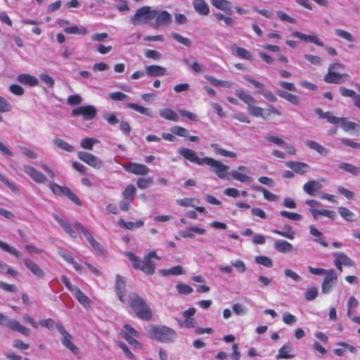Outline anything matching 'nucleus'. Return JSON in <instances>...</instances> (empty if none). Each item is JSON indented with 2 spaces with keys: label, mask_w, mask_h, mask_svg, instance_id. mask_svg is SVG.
I'll list each match as a JSON object with an SVG mask.
<instances>
[{
  "label": "nucleus",
  "mask_w": 360,
  "mask_h": 360,
  "mask_svg": "<svg viewBox=\"0 0 360 360\" xmlns=\"http://www.w3.org/2000/svg\"><path fill=\"white\" fill-rule=\"evenodd\" d=\"M235 94L239 99L247 104L248 112L250 115L260 117L263 119H266L271 115H281V111L274 105H269L266 110L261 107L257 106L256 99L243 89L236 90Z\"/></svg>",
  "instance_id": "nucleus-1"
},
{
  "label": "nucleus",
  "mask_w": 360,
  "mask_h": 360,
  "mask_svg": "<svg viewBox=\"0 0 360 360\" xmlns=\"http://www.w3.org/2000/svg\"><path fill=\"white\" fill-rule=\"evenodd\" d=\"M126 255L135 269L140 270L147 275H153L155 273V264L153 262V259H160L155 251H151L145 255L143 260L131 252H127Z\"/></svg>",
  "instance_id": "nucleus-2"
},
{
  "label": "nucleus",
  "mask_w": 360,
  "mask_h": 360,
  "mask_svg": "<svg viewBox=\"0 0 360 360\" xmlns=\"http://www.w3.org/2000/svg\"><path fill=\"white\" fill-rule=\"evenodd\" d=\"M39 325L49 330L56 328L62 335L61 342L63 345L73 354H77L79 352V348L72 342V335L66 330L61 322H56L52 319H47L39 321Z\"/></svg>",
  "instance_id": "nucleus-3"
},
{
  "label": "nucleus",
  "mask_w": 360,
  "mask_h": 360,
  "mask_svg": "<svg viewBox=\"0 0 360 360\" xmlns=\"http://www.w3.org/2000/svg\"><path fill=\"white\" fill-rule=\"evenodd\" d=\"M128 303L136 316L144 321H150L153 318V311L147 302L138 294L132 293L128 297Z\"/></svg>",
  "instance_id": "nucleus-4"
},
{
  "label": "nucleus",
  "mask_w": 360,
  "mask_h": 360,
  "mask_svg": "<svg viewBox=\"0 0 360 360\" xmlns=\"http://www.w3.org/2000/svg\"><path fill=\"white\" fill-rule=\"evenodd\" d=\"M148 335L150 339L164 343L172 342L176 338V333L174 329L160 325L150 326Z\"/></svg>",
  "instance_id": "nucleus-5"
},
{
  "label": "nucleus",
  "mask_w": 360,
  "mask_h": 360,
  "mask_svg": "<svg viewBox=\"0 0 360 360\" xmlns=\"http://www.w3.org/2000/svg\"><path fill=\"white\" fill-rule=\"evenodd\" d=\"M158 11L152 10L148 6H144L136 10L135 14L131 18V22L134 25L147 24L155 18Z\"/></svg>",
  "instance_id": "nucleus-6"
},
{
  "label": "nucleus",
  "mask_w": 360,
  "mask_h": 360,
  "mask_svg": "<svg viewBox=\"0 0 360 360\" xmlns=\"http://www.w3.org/2000/svg\"><path fill=\"white\" fill-rule=\"evenodd\" d=\"M121 335L133 349L140 350L143 349L142 344L137 340V338H139V333L131 325L128 323L123 325Z\"/></svg>",
  "instance_id": "nucleus-7"
},
{
  "label": "nucleus",
  "mask_w": 360,
  "mask_h": 360,
  "mask_svg": "<svg viewBox=\"0 0 360 360\" xmlns=\"http://www.w3.org/2000/svg\"><path fill=\"white\" fill-rule=\"evenodd\" d=\"M204 165L210 166L211 171L219 178L221 179H228L226 176L227 172L229 169V167L228 165L210 157H205Z\"/></svg>",
  "instance_id": "nucleus-8"
},
{
  "label": "nucleus",
  "mask_w": 360,
  "mask_h": 360,
  "mask_svg": "<svg viewBox=\"0 0 360 360\" xmlns=\"http://www.w3.org/2000/svg\"><path fill=\"white\" fill-rule=\"evenodd\" d=\"M74 226L82 232L86 239L98 255L101 256H105L106 255L105 250L103 248L102 245L94 238L89 230L79 223H75Z\"/></svg>",
  "instance_id": "nucleus-9"
},
{
  "label": "nucleus",
  "mask_w": 360,
  "mask_h": 360,
  "mask_svg": "<svg viewBox=\"0 0 360 360\" xmlns=\"http://www.w3.org/2000/svg\"><path fill=\"white\" fill-rule=\"evenodd\" d=\"M338 281V274L333 269L327 271L322 285L321 291L323 294H328Z\"/></svg>",
  "instance_id": "nucleus-10"
},
{
  "label": "nucleus",
  "mask_w": 360,
  "mask_h": 360,
  "mask_svg": "<svg viewBox=\"0 0 360 360\" xmlns=\"http://www.w3.org/2000/svg\"><path fill=\"white\" fill-rule=\"evenodd\" d=\"M97 110L94 105H83L75 108L72 115L75 117L82 115L84 120H91L96 117Z\"/></svg>",
  "instance_id": "nucleus-11"
},
{
  "label": "nucleus",
  "mask_w": 360,
  "mask_h": 360,
  "mask_svg": "<svg viewBox=\"0 0 360 360\" xmlns=\"http://www.w3.org/2000/svg\"><path fill=\"white\" fill-rule=\"evenodd\" d=\"M77 157L80 160L95 169H100L103 165V161L91 153L79 151L77 153Z\"/></svg>",
  "instance_id": "nucleus-12"
},
{
  "label": "nucleus",
  "mask_w": 360,
  "mask_h": 360,
  "mask_svg": "<svg viewBox=\"0 0 360 360\" xmlns=\"http://www.w3.org/2000/svg\"><path fill=\"white\" fill-rule=\"evenodd\" d=\"M178 153L185 160L192 163L196 164L198 165H204V161L205 160V158H198L197 153L192 149L187 148H180L178 150Z\"/></svg>",
  "instance_id": "nucleus-13"
},
{
  "label": "nucleus",
  "mask_w": 360,
  "mask_h": 360,
  "mask_svg": "<svg viewBox=\"0 0 360 360\" xmlns=\"http://www.w3.org/2000/svg\"><path fill=\"white\" fill-rule=\"evenodd\" d=\"M245 79L254 85L256 88L262 90L263 92L258 93L262 94L268 101L274 103L277 101V98L273 92L265 89V85L263 83L259 82L250 77H245Z\"/></svg>",
  "instance_id": "nucleus-14"
},
{
  "label": "nucleus",
  "mask_w": 360,
  "mask_h": 360,
  "mask_svg": "<svg viewBox=\"0 0 360 360\" xmlns=\"http://www.w3.org/2000/svg\"><path fill=\"white\" fill-rule=\"evenodd\" d=\"M349 78V75L347 73L340 74L328 69V73L324 76L323 80L328 84H340L347 81Z\"/></svg>",
  "instance_id": "nucleus-15"
},
{
  "label": "nucleus",
  "mask_w": 360,
  "mask_h": 360,
  "mask_svg": "<svg viewBox=\"0 0 360 360\" xmlns=\"http://www.w3.org/2000/svg\"><path fill=\"white\" fill-rule=\"evenodd\" d=\"M23 169L25 172L36 183L45 184L46 182L47 178L46 176L34 167L30 165H25Z\"/></svg>",
  "instance_id": "nucleus-16"
},
{
  "label": "nucleus",
  "mask_w": 360,
  "mask_h": 360,
  "mask_svg": "<svg viewBox=\"0 0 360 360\" xmlns=\"http://www.w3.org/2000/svg\"><path fill=\"white\" fill-rule=\"evenodd\" d=\"M124 170L136 175H147L150 169L145 165L136 162H129L124 166Z\"/></svg>",
  "instance_id": "nucleus-17"
},
{
  "label": "nucleus",
  "mask_w": 360,
  "mask_h": 360,
  "mask_svg": "<svg viewBox=\"0 0 360 360\" xmlns=\"http://www.w3.org/2000/svg\"><path fill=\"white\" fill-rule=\"evenodd\" d=\"M285 165L294 172L300 175H303L311 170V167L308 164L299 161H288L285 162Z\"/></svg>",
  "instance_id": "nucleus-18"
},
{
  "label": "nucleus",
  "mask_w": 360,
  "mask_h": 360,
  "mask_svg": "<svg viewBox=\"0 0 360 360\" xmlns=\"http://www.w3.org/2000/svg\"><path fill=\"white\" fill-rule=\"evenodd\" d=\"M155 18V22L153 24V27L167 25L172 22V16L167 11H158L157 15Z\"/></svg>",
  "instance_id": "nucleus-19"
},
{
  "label": "nucleus",
  "mask_w": 360,
  "mask_h": 360,
  "mask_svg": "<svg viewBox=\"0 0 360 360\" xmlns=\"http://www.w3.org/2000/svg\"><path fill=\"white\" fill-rule=\"evenodd\" d=\"M126 283L124 278L120 274H117L115 281V290L117 295L121 302H124L126 295Z\"/></svg>",
  "instance_id": "nucleus-20"
},
{
  "label": "nucleus",
  "mask_w": 360,
  "mask_h": 360,
  "mask_svg": "<svg viewBox=\"0 0 360 360\" xmlns=\"http://www.w3.org/2000/svg\"><path fill=\"white\" fill-rule=\"evenodd\" d=\"M292 36L297 37L300 40L305 42H311L321 47L324 46L323 43L314 34L307 35L300 32L296 31L292 34Z\"/></svg>",
  "instance_id": "nucleus-21"
},
{
  "label": "nucleus",
  "mask_w": 360,
  "mask_h": 360,
  "mask_svg": "<svg viewBox=\"0 0 360 360\" xmlns=\"http://www.w3.org/2000/svg\"><path fill=\"white\" fill-rule=\"evenodd\" d=\"M23 263L25 266L36 276L40 278H43L45 276L44 271L42 269L34 262L29 259H24Z\"/></svg>",
  "instance_id": "nucleus-22"
},
{
  "label": "nucleus",
  "mask_w": 360,
  "mask_h": 360,
  "mask_svg": "<svg viewBox=\"0 0 360 360\" xmlns=\"http://www.w3.org/2000/svg\"><path fill=\"white\" fill-rule=\"evenodd\" d=\"M8 328L13 331L18 332L25 336H28L30 335V330L27 327L22 326L18 321L17 320H8L7 323L6 325Z\"/></svg>",
  "instance_id": "nucleus-23"
},
{
  "label": "nucleus",
  "mask_w": 360,
  "mask_h": 360,
  "mask_svg": "<svg viewBox=\"0 0 360 360\" xmlns=\"http://www.w3.org/2000/svg\"><path fill=\"white\" fill-rule=\"evenodd\" d=\"M166 72V68L160 65H151L146 67V74L149 77H161Z\"/></svg>",
  "instance_id": "nucleus-24"
},
{
  "label": "nucleus",
  "mask_w": 360,
  "mask_h": 360,
  "mask_svg": "<svg viewBox=\"0 0 360 360\" xmlns=\"http://www.w3.org/2000/svg\"><path fill=\"white\" fill-rule=\"evenodd\" d=\"M193 6L195 11L200 15H207L210 12L209 6L205 0H193Z\"/></svg>",
  "instance_id": "nucleus-25"
},
{
  "label": "nucleus",
  "mask_w": 360,
  "mask_h": 360,
  "mask_svg": "<svg viewBox=\"0 0 360 360\" xmlns=\"http://www.w3.org/2000/svg\"><path fill=\"white\" fill-rule=\"evenodd\" d=\"M213 6L230 15L232 13L231 3L227 0H210Z\"/></svg>",
  "instance_id": "nucleus-26"
},
{
  "label": "nucleus",
  "mask_w": 360,
  "mask_h": 360,
  "mask_svg": "<svg viewBox=\"0 0 360 360\" xmlns=\"http://www.w3.org/2000/svg\"><path fill=\"white\" fill-rule=\"evenodd\" d=\"M321 184L315 180H311L303 186L304 191L309 195H314L315 193L321 188Z\"/></svg>",
  "instance_id": "nucleus-27"
},
{
  "label": "nucleus",
  "mask_w": 360,
  "mask_h": 360,
  "mask_svg": "<svg viewBox=\"0 0 360 360\" xmlns=\"http://www.w3.org/2000/svg\"><path fill=\"white\" fill-rule=\"evenodd\" d=\"M17 81L22 84L30 86H36L39 84L37 77L29 74H20L17 77Z\"/></svg>",
  "instance_id": "nucleus-28"
},
{
  "label": "nucleus",
  "mask_w": 360,
  "mask_h": 360,
  "mask_svg": "<svg viewBox=\"0 0 360 360\" xmlns=\"http://www.w3.org/2000/svg\"><path fill=\"white\" fill-rule=\"evenodd\" d=\"M274 248L281 253H288L292 251V245L286 240H278L274 243Z\"/></svg>",
  "instance_id": "nucleus-29"
},
{
  "label": "nucleus",
  "mask_w": 360,
  "mask_h": 360,
  "mask_svg": "<svg viewBox=\"0 0 360 360\" xmlns=\"http://www.w3.org/2000/svg\"><path fill=\"white\" fill-rule=\"evenodd\" d=\"M159 114L162 118L169 121L178 122L179 120L177 113L168 108L161 109Z\"/></svg>",
  "instance_id": "nucleus-30"
},
{
  "label": "nucleus",
  "mask_w": 360,
  "mask_h": 360,
  "mask_svg": "<svg viewBox=\"0 0 360 360\" xmlns=\"http://www.w3.org/2000/svg\"><path fill=\"white\" fill-rule=\"evenodd\" d=\"M205 78L214 86H221L229 89L231 88L233 85L232 82L220 80L213 76L205 75Z\"/></svg>",
  "instance_id": "nucleus-31"
},
{
  "label": "nucleus",
  "mask_w": 360,
  "mask_h": 360,
  "mask_svg": "<svg viewBox=\"0 0 360 360\" xmlns=\"http://www.w3.org/2000/svg\"><path fill=\"white\" fill-rule=\"evenodd\" d=\"M333 256L344 266L352 267L355 265L354 262L344 252H335Z\"/></svg>",
  "instance_id": "nucleus-32"
},
{
  "label": "nucleus",
  "mask_w": 360,
  "mask_h": 360,
  "mask_svg": "<svg viewBox=\"0 0 360 360\" xmlns=\"http://www.w3.org/2000/svg\"><path fill=\"white\" fill-rule=\"evenodd\" d=\"M56 220L70 237H77V233L70 223L59 217H56Z\"/></svg>",
  "instance_id": "nucleus-33"
},
{
  "label": "nucleus",
  "mask_w": 360,
  "mask_h": 360,
  "mask_svg": "<svg viewBox=\"0 0 360 360\" xmlns=\"http://www.w3.org/2000/svg\"><path fill=\"white\" fill-rule=\"evenodd\" d=\"M118 224L126 229L134 230L135 229L142 227L144 225V221L143 220H139L135 222L126 221L123 219H120L118 220Z\"/></svg>",
  "instance_id": "nucleus-34"
},
{
  "label": "nucleus",
  "mask_w": 360,
  "mask_h": 360,
  "mask_svg": "<svg viewBox=\"0 0 360 360\" xmlns=\"http://www.w3.org/2000/svg\"><path fill=\"white\" fill-rule=\"evenodd\" d=\"M74 295L78 302L85 308H89L91 306L90 299L78 288L75 289Z\"/></svg>",
  "instance_id": "nucleus-35"
},
{
  "label": "nucleus",
  "mask_w": 360,
  "mask_h": 360,
  "mask_svg": "<svg viewBox=\"0 0 360 360\" xmlns=\"http://www.w3.org/2000/svg\"><path fill=\"white\" fill-rule=\"evenodd\" d=\"M306 145L310 149L316 150L320 155H328L329 153V150L328 148H325L315 141L308 140L306 141Z\"/></svg>",
  "instance_id": "nucleus-36"
},
{
  "label": "nucleus",
  "mask_w": 360,
  "mask_h": 360,
  "mask_svg": "<svg viewBox=\"0 0 360 360\" xmlns=\"http://www.w3.org/2000/svg\"><path fill=\"white\" fill-rule=\"evenodd\" d=\"M306 145L310 149L316 150L320 155H328L329 153V150L328 148H325L315 141L308 140L306 141Z\"/></svg>",
  "instance_id": "nucleus-37"
},
{
  "label": "nucleus",
  "mask_w": 360,
  "mask_h": 360,
  "mask_svg": "<svg viewBox=\"0 0 360 360\" xmlns=\"http://www.w3.org/2000/svg\"><path fill=\"white\" fill-rule=\"evenodd\" d=\"M306 145L310 149L316 150L320 155H328L329 153V150L328 148H325L315 141L308 140L306 141Z\"/></svg>",
  "instance_id": "nucleus-38"
},
{
  "label": "nucleus",
  "mask_w": 360,
  "mask_h": 360,
  "mask_svg": "<svg viewBox=\"0 0 360 360\" xmlns=\"http://www.w3.org/2000/svg\"><path fill=\"white\" fill-rule=\"evenodd\" d=\"M278 95L295 105H298L300 103V99L297 95L288 91H280L278 92Z\"/></svg>",
  "instance_id": "nucleus-39"
},
{
  "label": "nucleus",
  "mask_w": 360,
  "mask_h": 360,
  "mask_svg": "<svg viewBox=\"0 0 360 360\" xmlns=\"http://www.w3.org/2000/svg\"><path fill=\"white\" fill-rule=\"evenodd\" d=\"M291 352V346L289 344H285L278 350V354L276 356V359H292L294 357V355L290 354Z\"/></svg>",
  "instance_id": "nucleus-40"
},
{
  "label": "nucleus",
  "mask_w": 360,
  "mask_h": 360,
  "mask_svg": "<svg viewBox=\"0 0 360 360\" xmlns=\"http://www.w3.org/2000/svg\"><path fill=\"white\" fill-rule=\"evenodd\" d=\"M136 194V187L133 184H129L124 190L122 193V196L126 200L129 201V202H131Z\"/></svg>",
  "instance_id": "nucleus-41"
},
{
  "label": "nucleus",
  "mask_w": 360,
  "mask_h": 360,
  "mask_svg": "<svg viewBox=\"0 0 360 360\" xmlns=\"http://www.w3.org/2000/svg\"><path fill=\"white\" fill-rule=\"evenodd\" d=\"M339 124L342 126V129L345 131H349L360 129V125L356 122L347 121L345 117H340Z\"/></svg>",
  "instance_id": "nucleus-42"
},
{
  "label": "nucleus",
  "mask_w": 360,
  "mask_h": 360,
  "mask_svg": "<svg viewBox=\"0 0 360 360\" xmlns=\"http://www.w3.org/2000/svg\"><path fill=\"white\" fill-rule=\"evenodd\" d=\"M211 147L214 149L216 154L229 158H236V153L234 152L226 150L220 147L217 143H211Z\"/></svg>",
  "instance_id": "nucleus-43"
},
{
  "label": "nucleus",
  "mask_w": 360,
  "mask_h": 360,
  "mask_svg": "<svg viewBox=\"0 0 360 360\" xmlns=\"http://www.w3.org/2000/svg\"><path fill=\"white\" fill-rule=\"evenodd\" d=\"M285 231H282L278 229L272 230V232L276 235L285 237L288 239L292 240L295 238V232L292 231V227L290 225H285L284 226Z\"/></svg>",
  "instance_id": "nucleus-44"
},
{
  "label": "nucleus",
  "mask_w": 360,
  "mask_h": 360,
  "mask_svg": "<svg viewBox=\"0 0 360 360\" xmlns=\"http://www.w3.org/2000/svg\"><path fill=\"white\" fill-rule=\"evenodd\" d=\"M127 107L139 112L141 114L151 117L152 112L150 108H145L134 103H127Z\"/></svg>",
  "instance_id": "nucleus-45"
},
{
  "label": "nucleus",
  "mask_w": 360,
  "mask_h": 360,
  "mask_svg": "<svg viewBox=\"0 0 360 360\" xmlns=\"http://www.w3.org/2000/svg\"><path fill=\"white\" fill-rule=\"evenodd\" d=\"M230 175L235 180H237L242 183H250L252 181V177H250L246 174H242L237 170H232L230 172Z\"/></svg>",
  "instance_id": "nucleus-46"
},
{
  "label": "nucleus",
  "mask_w": 360,
  "mask_h": 360,
  "mask_svg": "<svg viewBox=\"0 0 360 360\" xmlns=\"http://www.w3.org/2000/svg\"><path fill=\"white\" fill-rule=\"evenodd\" d=\"M252 189L263 193L264 198L269 201H275L277 198L276 195L269 192L267 189L259 186H253Z\"/></svg>",
  "instance_id": "nucleus-47"
},
{
  "label": "nucleus",
  "mask_w": 360,
  "mask_h": 360,
  "mask_svg": "<svg viewBox=\"0 0 360 360\" xmlns=\"http://www.w3.org/2000/svg\"><path fill=\"white\" fill-rule=\"evenodd\" d=\"M311 212L314 219H317L318 215H323L332 219L335 217V212L328 210H311Z\"/></svg>",
  "instance_id": "nucleus-48"
},
{
  "label": "nucleus",
  "mask_w": 360,
  "mask_h": 360,
  "mask_svg": "<svg viewBox=\"0 0 360 360\" xmlns=\"http://www.w3.org/2000/svg\"><path fill=\"white\" fill-rule=\"evenodd\" d=\"M64 31L67 34H77L81 35H84L87 33L86 27L83 26L78 27L77 25L66 27H65Z\"/></svg>",
  "instance_id": "nucleus-49"
},
{
  "label": "nucleus",
  "mask_w": 360,
  "mask_h": 360,
  "mask_svg": "<svg viewBox=\"0 0 360 360\" xmlns=\"http://www.w3.org/2000/svg\"><path fill=\"white\" fill-rule=\"evenodd\" d=\"M338 167L345 172L356 175L359 174V169L356 166L347 162H341L339 164Z\"/></svg>",
  "instance_id": "nucleus-50"
},
{
  "label": "nucleus",
  "mask_w": 360,
  "mask_h": 360,
  "mask_svg": "<svg viewBox=\"0 0 360 360\" xmlns=\"http://www.w3.org/2000/svg\"><path fill=\"white\" fill-rule=\"evenodd\" d=\"M49 186L51 191L56 195H65V193L68 188L66 186H61L54 182L50 183Z\"/></svg>",
  "instance_id": "nucleus-51"
},
{
  "label": "nucleus",
  "mask_w": 360,
  "mask_h": 360,
  "mask_svg": "<svg viewBox=\"0 0 360 360\" xmlns=\"http://www.w3.org/2000/svg\"><path fill=\"white\" fill-rule=\"evenodd\" d=\"M53 143L55 146H56L58 148L68 151V152H72L74 150V147L71 145H70L68 143L65 141L64 140L61 139H56L53 140Z\"/></svg>",
  "instance_id": "nucleus-52"
},
{
  "label": "nucleus",
  "mask_w": 360,
  "mask_h": 360,
  "mask_svg": "<svg viewBox=\"0 0 360 360\" xmlns=\"http://www.w3.org/2000/svg\"><path fill=\"white\" fill-rule=\"evenodd\" d=\"M153 183V179L152 177H141L138 179L136 181V185L140 189H146L149 188L152 184Z\"/></svg>",
  "instance_id": "nucleus-53"
},
{
  "label": "nucleus",
  "mask_w": 360,
  "mask_h": 360,
  "mask_svg": "<svg viewBox=\"0 0 360 360\" xmlns=\"http://www.w3.org/2000/svg\"><path fill=\"white\" fill-rule=\"evenodd\" d=\"M236 54L238 57L243 58V59H246L248 60H253L252 54L249 51L245 49V48L236 46Z\"/></svg>",
  "instance_id": "nucleus-54"
},
{
  "label": "nucleus",
  "mask_w": 360,
  "mask_h": 360,
  "mask_svg": "<svg viewBox=\"0 0 360 360\" xmlns=\"http://www.w3.org/2000/svg\"><path fill=\"white\" fill-rule=\"evenodd\" d=\"M0 248L4 251H5L12 255H14L16 257H20V253L17 249H15L13 247L10 246L8 244H7L6 243H5L4 241H1V240H0Z\"/></svg>",
  "instance_id": "nucleus-55"
},
{
  "label": "nucleus",
  "mask_w": 360,
  "mask_h": 360,
  "mask_svg": "<svg viewBox=\"0 0 360 360\" xmlns=\"http://www.w3.org/2000/svg\"><path fill=\"white\" fill-rule=\"evenodd\" d=\"M310 233L312 236L319 238L318 239H316V241L319 243L320 245L326 248L328 246V243L321 238V236H322V233L319 231L316 228L311 226L310 227Z\"/></svg>",
  "instance_id": "nucleus-56"
},
{
  "label": "nucleus",
  "mask_w": 360,
  "mask_h": 360,
  "mask_svg": "<svg viewBox=\"0 0 360 360\" xmlns=\"http://www.w3.org/2000/svg\"><path fill=\"white\" fill-rule=\"evenodd\" d=\"M98 141L94 138H85L81 141V147L86 150H92L94 143H98Z\"/></svg>",
  "instance_id": "nucleus-57"
},
{
  "label": "nucleus",
  "mask_w": 360,
  "mask_h": 360,
  "mask_svg": "<svg viewBox=\"0 0 360 360\" xmlns=\"http://www.w3.org/2000/svg\"><path fill=\"white\" fill-rule=\"evenodd\" d=\"M65 196H66L70 200H71L74 204L77 206H82V202L80 200L79 198L73 193L69 188L65 193Z\"/></svg>",
  "instance_id": "nucleus-58"
},
{
  "label": "nucleus",
  "mask_w": 360,
  "mask_h": 360,
  "mask_svg": "<svg viewBox=\"0 0 360 360\" xmlns=\"http://www.w3.org/2000/svg\"><path fill=\"white\" fill-rule=\"evenodd\" d=\"M335 32L338 37H341L348 41H354V38L352 36V34L344 30L336 29L335 30Z\"/></svg>",
  "instance_id": "nucleus-59"
},
{
  "label": "nucleus",
  "mask_w": 360,
  "mask_h": 360,
  "mask_svg": "<svg viewBox=\"0 0 360 360\" xmlns=\"http://www.w3.org/2000/svg\"><path fill=\"white\" fill-rule=\"evenodd\" d=\"M255 262L266 267H271L273 265L272 260L266 256H257L255 257Z\"/></svg>",
  "instance_id": "nucleus-60"
},
{
  "label": "nucleus",
  "mask_w": 360,
  "mask_h": 360,
  "mask_svg": "<svg viewBox=\"0 0 360 360\" xmlns=\"http://www.w3.org/2000/svg\"><path fill=\"white\" fill-rule=\"evenodd\" d=\"M171 131L176 136L181 137H188V131L181 126H174L172 128Z\"/></svg>",
  "instance_id": "nucleus-61"
},
{
  "label": "nucleus",
  "mask_w": 360,
  "mask_h": 360,
  "mask_svg": "<svg viewBox=\"0 0 360 360\" xmlns=\"http://www.w3.org/2000/svg\"><path fill=\"white\" fill-rule=\"evenodd\" d=\"M338 212L340 213L341 217L346 219L347 221H351L353 220L352 217L354 214L349 209L344 207H340L338 208Z\"/></svg>",
  "instance_id": "nucleus-62"
},
{
  "label": "nucleus",
  "mask_w": 360,
  "mask_h": 360,
  "mask_svg": "<svg viewBox=\"0 0 360 360\" xmlns=\"http://www.w3.org/2000/svg\"><path fill=\"white\" fill-rule=\"evenodd\" d=\"M172 37L175 39L179 43L184 44L186 46H190L191 45V41L189 39L181 36L177 33H172Z\"/></svg>",
  "instance_id": "nucleus-63"
},
{
  "label": "nucleus",
  "mask_w": 360,
  "mask_h": 360,
  "mask_svg": "<svg viewBox=\"0 0 360 360\" xmlns=\"http://www.w3.org/2000/svg\"><path fill=\"white\" fill-rule=\"evenodd\" d=\"M280 214L285 218H288L293 221H300L302 218V215H300V214L290 212L285 210L281 211Z\"/></svg>",
  "instance_id": "nucleus-64"
}]
</instances>
